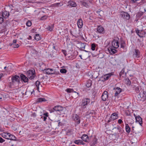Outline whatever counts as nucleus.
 Returning <instances> with one entry per match:
<instances>
[{
    "instance_id": "1",
    "label": "nucleus",
    "mask_w": 146,
    "mask_h": 146,
    "mask_svg": "<svg viewBox=\"0 0 146 146\" xmlns=\"http://www.w3.org/2000/svg\"><path fill=\"white\" fill-rule=\"evenodd\" d=\"M0 135L3 138L7 139L15 140L16 139V137L15 136L8 133L3 132L1 133Z\"/></svg>"
},
{
    "instance_id": "2",
    "label": "nucleus",
    "mask_w": 146,
    "mask_h": 146,
    "mask_svg": "<svg viewBox=\"0 0 146 146\" xmlns=\"http://www.w3.org/2000/svg\"><path fill=\"white\" fill-rule=\"evenodd\" d=\"M137 100L143 102L146 100V92H141L138 96Z\"/></svg>"
},
{
    "instance_id": "3",
    "label": "nucleus",
    "mask_w": 146,
    "mask_h": 146,
    "mask_svg": "<svg viewBox=\"0 0 146 146\" xmlns=\"http://www.w3.org/2000/svg\"><path fill=\"white\" fill-rule=\"evenodd\" d=\"M20 77L17 75H15L12 77V82L10 83V85L12 86L16 83L19 84L20 82Z\"/></svg>"
},
{
    "instance_id": "4",
    "label": "nucleus",
    "mask_w": 146,
    "mask_h": 146,
    "mask_svg": "<svg viewBox=\"0 0 146 146\" xmlns=\"http://www.w3.org/2000/svg\"><path fill=\"white\" fill-rule=\"evenodd\" d=\"M44 72L45 73L47 74H55L57 75L59 73V72H56L55 70L53 69H46L44 70Z\"/></svg>"
},
{
    "instance_id": "5",
    "label": "nucleus",
    "mask_w": 146,
    "mask_h": 146,
    "mask_svg": "<svg viewBox=\"0 0 146 146\" xmlns=\"http://www.w3.org/2000/svg\"><path fill=\"white\" fill-rule=\"evenodd\" d=\"M26 74L30 79L32 80L34 78L35 76V71L29 70L27 72Z\"/></svg>"
},
{
    "instance_id": "6",
    "label": "nucleus",
    "mask_w": 146,
    "mask_h": 146,
    "mask_svg": "<svg viewBox=\"0 0 146 146\" xmlns=\"http://www.w3.org/2000/svg\"><path fill=\"white\" fill-rule=\"evenodd\" d=\"M111 44L113 48H117L119 46V39L113 40L111 42Z\"/></svg>"
},
{
    "instance_id": "7",
    "label": "nucleus",
    "mask_w": 146,
    "mask_h": 146,
    "mask_svg": "<svg viewBox=\"0 0 146 146\" xmlns=\"http://www.w3.org/2000/svg\"><path fill=\"white\" fill-rule=\"evenodd\" d=\"M63 110V108L60 106H55L51 110V112H54V111L60 112Z\"/></svg>"
},
{
    "instance_id": "8",
    "label": "nucleus",
    "mask_w": 146,
    "mask_h": 146,
    "mask_svg": "<svg viewBox=\"0 0 146 146\" xmlns=\"http://www.w3.org/2000/svg\"><path fill=\"white\" fill-rule=\"evenodd\" d=\"M120 16L121 18L127 20L129 19L130 17L129 15L127 13L125 12H122Z\"/></svg>"
},
{
    "instance_id": "9",
    "label": "nucleus",
    "mask_w": 146,
    "mask_h": 146,
    "mask_svg": "<svg viewBox=\"0 0 146 146\" xmlns=\"http://www.w3.org/2000/svg\"><path fill=\"white\" fill-rule=\"evenodd\" d=\"M90 102V100L88 98H84L83 99L82 101L81 106H84L87 105V104Z\"/></svg>"
},
{
    "instance_id": "10",
    "label": "nucleus",
    "mask_w": 146,
    "mask_h": 146,
    "mask_svg": "<svg viewBox=\"0 0 146 146\" xmlns=\"http://www.w3.org/2000/svg\"><path fill=\"white\" fill-rule=\"evenodd\" d=\"M108 93L106 91H105L102 96V99L103 101H106L108 98Z\"/></svg>"
},
{
    "instance_id": "11",
    "label": "nucleus",
    "mask_w": 146,
    "mask_h": 146,
    "mask_svg": "<svg viewBox=\"0 0 146 146\" xmlns=\"http://www.w3.org/2000/svg\"><path fill=\"white\" fill-rule=\"evenodd\" d=\"M136 32L140 37H143L145 36L146 34L145 32L143 31L137 30L136 31Z\"/></svg>"
},
{
    "instance_id": "12",
    "label": "nucleus",
    "mask_w": 146,
    "mask_h": 146,
    "mask_svg": "<svg viewBox=\"0 0 146 146\" xmlns=\"http://www.w3.org/2000/svg\"><path fill=\"white\" fill-rule=\"evenodd\" d=\"M96 30L97 32L99 33L103 34L104 33V28L101 25L98 26Z\"/></svg>"
},
{
    "instance_id": "13",
    "label": "nucleus",
    "mask_w": 146,
    "mask_h": 146,
    "mask_svg": "<svg viewBox=\"0 0 146 146\" xmlns=\"http://www.w3.org/2000/svg\"><path fill=\"white\" fill-rule=\"evenodd\" d=\"M73 117L74 120L76 121L77 124H78L80 123V119L79 116L77 114L74 115Z\"/></svg>"
},
{
    "instance_id": "14",
    "label": "nucleus",
    "mask_w": 146,
    "mask_h": 146,
    "mask_svg": "<svg viewBox=\"0 0 146 146\" xmlns=\"http://www.w3.org/2000/svg\"><path fill=\"white\" fill-rule=\"evenodd\" d=\"M126 73L123 70H122L119 73V76L121 79L122 78H124L125 79L126 78Z\"/></svg>"
},
{
    "instance_id": "15",
    "label": "nucleus",
    "mask_w": 146,
    "mask_h": 146,
    "mask_svg": "<svg viewBox=\"0 0 146 146\" xmlns=\"http://www.w3.org/2000/svg\"><path fill=\"white\" fill-rule=\"evenodd\" d=\"M134 115L135 116V119L136 121L137 122H138L140 125H141L142 123V120L141 118L139 116H135V114H134Z\"/></svg>"
},
{
    "instance_id": "16",
    "label": "nucleus",
    "mask_w": 146,
    "mask_h": 146,
    "mask_svg": "<svg viewBox=\"0 0 146 146\" xmlns=\"http://www.w3.org/2000/svg\"><path fill=\"white\" fill-rule=\"evenodd\" d=\"M115 96H117L121 92V89L119 87H117L115 88Z\"/></svg>"
},
{
    "instance_id": "17",
    "label": "nucleus",
    "mask_w": 146,
    "mask_h": 146,
    "mask_svg": "<svg viewBox=\"0 0 146 146\" xmlns=\"http://www.w3.org/2000/svg\"><path fill=\"white\" fill-rule=\"evenodd\" d=\"M133 88L135 91L137 92L138 93L139 92V88L138 85L137 84L135 83L134 84L132 85Z\"/></svg>"
},
{
    "instance_id": "18",
    "label": "nucleus",
    "mask_w": 146,
    "mask_h": 146,
    "mask_svg": "<svg viewBox=\"0 0 146 146\" xmlns=\"http://www.w3.org/2000/svg\"><path fill=\"white\" fill-rule=\"evenodd\" d=\"M118 114L115 113H113L111 116V120H114L118 118Z\"/></svg>"
},
{
    "instance_id": "19",
    "label": "nucleus",
    "mask_w": 146,
    "mask_h": 146,
    "mask_svg": "<svg viewBox=\"0 0 146 146\" xmlns=\"http://www.w3.org/2000/svg\"><path fill=\"white\" fill-rule=\"evenodd\" d=\"M9 15V12L6 11H3L2 13V17L5 18H7L8 17Z\"/></svg>"
},
{
    "instance_id": "20",
    "label": "nucleus",
    "mask_w": 146,
    "mask_h": 146,
    "mask_svg": "<svg viewBox=\"0 0 146 146\" xmlns=\"http://www.w3.org/2000/svg\"><path fill=\"white\" fill-rule=\"evenodd\" d=\"M20 77L21 80H22L25 82H28V78L24 74H21L20 75Z\"/></svg>"
},
{
    "instance_id": "21",
    "label": "nucleus",
    "mask_w": 146,
    "mask_h": 146,
    "mask_svg": "<svg viewBox=\"0 0 146 146\" xmlns=\"http://www.w3.org/2000/svg\"><path fill=\"white\" fill-rule=\"evenodd\" d=\"M82 139L84 141L86 142H88L89 141V137L86 135H83L82 137Z\"/></svg>"
},
{
    "instance_id": "22",
    "label": "nucleus",
    "mask_w": 146,
    "mask_h": 146,
    "mask_svg": "<svg viewBox=\"0 0 146 146\" xmlns=\"http://www.w3.org/2000/svg\"><path fill=\"white\" fill-rule=\"evenodd\" d=\"M77 25L79 28H81L83 26L82 21L81 19L78 20L77 22Z\"/></svg>"
},
{
    "instance_id": "23",
    "label": "nucleus",
    "mask_w": 146,
    "mask_h": 146,
    "mask_svg": "<svg viewBox=\"0 0 146 146\" xmlns=\"http://www.w3.org/2000/svg\"><path fill=\"white\" fill-rule=\"evenodd\" d=\"M16 42L17 40H14L13 43L11 45L13 48H18L19 46V45L16 43Z\"/></svg>"
},
{
    "instance_id": "24",
    "label": "nucleus",
    "mask_w": 146,
    "mask_h": 146,
    "mask_svg": "<svg viewBox=\"0 0 146 146\" xmlns=\"http://www.w3.org/2000/svg\"><path fill=\"white\" fill-rule=\"evenodd\" d=\"M140 52L138 49H135V52L134 53L133 55L135 57H138L139 56Z\"/></svg>"
},
{
    "instance_id": "25",
    "label": "nucleus",
    "mask_w": 146,
    "mask_h": 146,
    "mask_svg": "<svg viewBox=\"0 0 146 146\" xmlns=\"http://www.w3.org/2000/svg\"><path fill=\"white\" fill-rule=\"evenodd\" d=\"M63 5V4L61 3H54L52 5L53 7H61Z\"/></svg>"
},
{
    "instance_id": "26",
    "label": "nucleus",
    "mask_w": 146,
    "mask_h": 146,
    "mask_svg": "<svg viewBox=\"0 0 146 146\" xmlns=\"http://www.w3.org/2000/svg\"><path fill=\"white\" fill-rule=\"evenodd\" d=\"M68 3L69 5H70L72 7H75L77 5L76 3L72 1H69Z\"/></svg>"
},
{
    "instance_id": "27",
    "label": "nucleus",
    "mask_w": 146,
    "mask_h": 146,
    "mask_svg": "<svg viewBox=\"0 0 146 146\" xmlns=\"http://www.w3.org/2000/svg\"><path fill=\"white\" fill-rule=\"evenodd\" d=\"M112 75L111 73L106 74L104 76V78L105 80H108L109 78Z\"/></svg>"
},
{
    "instance_id": "28",
    "label": "nucleus",
    "mask_w": 146,
    "mask_h": 146,
    "mask_svg": "<svg viewBox=\"0 0 146 146\" xmlns=\"http://www.w3.org/2000/svg\"><path fill=\"white\" fill-rule=\"evenodd\" d=\"M47 100L44 98H38L36 100V102L37 103H39L42 102H46Z\"/></svg>"
},
{
    "instance_id": "29",
    "label": "nucleus",
    "mask_w": 146,
    "mask_h": 146,
    "mask_svg": "<svg viewBox=\"0 0 146 146\" xmlns=\"http://www.w3.org/2000/svg\"><path fill=\"white\" fill-rule=\"evenodd\" d=\"M92 85V81L90 80H88L86 84V86L87 87L89 88Z\"/></svg>"
},
{
    "instance_id": "30",
    "label": "nucleus",
    "mask_w": 146,
    "mask_h": 146,
    "mask_svg": "<svg viewBox=\"0 0 146 146\" xmlns=\"http://www.w3.org/2000/svg\"><path fill=\"white\" fill-rule=\"evenodd\" d=\"M66 91L68 93L74 92L76 93L78 96L79 95H78L79 93H78L74 91V90L72 89H71V88L67 89L66 90Z\"/></svg>"
},
{
    "instance_id": "31",
    "label": "nucleus",
    "mask_w": 146,
    "mask_h": 146,
    "mask_svg": "<svg viewBox=\"0 0 146 146\" xmlns=\"http://www.w3.org/2000/svg\"><path fill=\"white\" fill-rule=\"evenodd\" d=\"M40 82L38 81H36L35 83V85L37 88V90L39 92H40L39 90V85H40Z\"/></svg>"
},
{
    "instance_id": "32",
    "label": "nucleus",
    "mask_w": 146,
    "mask_h": 146,
    "mask_svg": "<svg viewBox=\"0 0 146 146\" xmlns=\"http://www.w3.org/2000/svg\"><path fill=\"white\" fill-rule=\"evenodd\" d=\"M125 129L127 133H129L130 132V128L128 124H126V125Z\"/></svg>"
},
{
    "instance_id": "33",
    "label": "nucleus",
    "mask_w": 146,
    "mask_h": 146,
    "mask_svg": "<svg viewBox=\"0 0 146 146\" xmlns=\"http://www.w3.org/2000/svg\"><path fill=\"white\" fill-rule=\"evenodd\" d=\"M35 39L36 40H38L40 39V35L38 34H36L35 35Z\"/></svg>"
},
{
    "instance_id": "34",
    "label": "nucleus",
    "mask_w": 146,
    "mask_h": 146,
    "mask_svg": "<svg viewBox=\"0 0 146 146\" xmlns=\"http://www.w3.org/2000/svg\"><path fill=\"white\" fill-rule=\"evenodd\" d=\"M97 140H98L96 138H94L92 141V145H95L97 143Z\"/></svg>"
},
{
    "instance_id": "35",
    "label": "nucleus",
    "mask_w": 146,
    "mask_h": 146,
    "mask_svg": "<svg viewBox=\"0 0 146 146\" xmlns=\"http://www.w3.org/2000/svg\"><path fill=\"white\" fill-rule=\"evenodd\" d=\"M91 49L92 50H94L96 47V44L93 43L91 44Z\"/></svg>"
},
{
    "instance_id": "36",
    "label": "nucleus",
    "mask_w": 146,
    "mask_h": 146,
    "mask_svg": "<svg viewBox=\"0 0 146 146\" xmlns=\"http://www.w3.org/2000/svg\"><path fill=\"white\" fill-rule=\"evenodd\" d=\"M31 25V22L29 20L26 23V25L28 27H30Z\"/></svg>"
},
{
    "instance_id": "37",
    "label": "nucleus",
    "mask_w": 146,
    "mask_h": 146,
    "mask_svg": "<svg viewBox=\"0 0 146 146\" xmlns=\"http://www.w3.org/2000/svg\"><path fill=\"white\" fill-rule=\"evenodd\" d=\"M82 5L87 8L88 7H89V6L88 4L85 2H82Z\"/></svg>"
},
{
    "instance_id": "38",
    "label": "nucleus",
    "mask_w": 146,
    "mask_h": 146,
    "mask_svg": "<svg viewBox=\"0 0 146 146\" xmlns=\"http://www.w3.org/2000/svg\"><path fill=\"white\" fill-rule=\"evenodd\" d=\"M125 80L127 81L126 83L127 85H130L131 84V81L129 79L126 78Z\"/></svg>"
},
{
    "instance_id": "39",
    "label": "nucleus",
    "mask_w": 146,
    "mask_h": 146,
    "mask_svg": "<svg viewBox=\"0 0 146 146\" xmlns=\"http://www.w3.org/2000/svg\"><path fill=\"white\" fill-rule=\"evenodd\" d=\"M97 13L98 14L99 16H100V17H102V15L103 14V11H97Z\"/></svg>"
},
{
    "instance_id": "40",
    "label": "nucleus",
    "mask_w": 146,
    "mask_h": 146,
    "mask_svg": "<svg viewBox=\"0 0 146 146\" xmlns=\"http://www.w3.org/2000/svg\"><path fill=\"white\" fill-rule=\"evenodd\" d=\"M116 52V50L115 49H111V50L110 51V52L112 54H113L115 53Z\"/></svg>"
},
{
    "instance_id": "41",
    "label": "nucleus",
    "mask_w": 146,
    "mask_h": 146,
    "mask_svg": "<svg viewBox=\"0 0 146 146\" xmlns=\"http://www.w3.org/2000/svg\"><path fill=\"white\" fill-rule=\"evenodd\" d=\"M67 72V70L65 69H62L60 70V72L62 73H65Z\"/></svg>"
},
{
    "instance_id": "42",
    "label": "nucleus",
    "mask_w": 146,
    "mask_h": 146,
    "mask_svg": "<svg viewBox=\"0 0 146 146\" xmlns=\"http://www.w3.org/2000/svg\"><path fill=\"white\" fill-rule=\"evenodd\" d=\"M115 128L117 129L119 131V132H120L121 131V128L120 126H117L116 127H115Z\"/></svg>"
},
{
    "instance_id": "43",
    "label": "nucleus",
    "mask_w": 146,
    "mask_h": 146,
    "mask_svg": "<svg viewBox=\"0 0 146 146\" xmlns=\"http://www.w3.org/2000/svg\"><path fill=\"white\" fill-rule=\"evenodd\" d=\"M47 29L49 31H51L52 30V28L50 26H48L47 27Z\"/></svg>"
},
{
    "instance_id": "44",
    "label": "nucleus",
    "mask_w": 146,
    "mask_h": 146,
    "mask_svg": "<svg viewBox=\"0 0 146 146\" xmlns=\"http://www.w3.org/2000/svg\"><path fill=\"white\" fill-rule=\"evenodd\" d=\"M80 140H76L74 141V143H75L76 144L78 145L80 143Z\"/></svg>"
},
{
    "instance_id": "45",
    "label": "nucleus",
    "mask_w": 146,
    "mask_h": 146,
    "mask_svg": "<svg viewBox=\"0 0 146 146\" xmlns=\"http://www.w3.org/2000/svg\"><path fill=\"white\" fill-rule=\"evenodd\" d=\"M62 52L64 54L65 56H66V50H62Z\"/></svg>"
},
{
    "instance_id": "46",
    "label": "nucleus",
    "mask_w": 146,
    "mask_h": 146,
    "mask_svg": "<svg viewBox=\"0 0 146 146\" xmlns=\"http://www.w3.org/2000/svg\"><path fill=\"white\" fill-rule=\"evenodd\" d=\"M5 141V140L2 139L0 136V142L1 143H2L4 142Z\"/></svg>"
},
{
    "instance_id": "47",
    "label": "nucleus",
    "mask_w": 146,
    "mask_h": 146,
    "mask_svg": "<svg viewBox=\"0 0 146 146\" xmlns=\"http://www.w3.org/2000/svg\"><path fill=\"white\" fill-rule=\"evenodd\" d=\"M3 22V18L0 17V23L1 24Z\"/></svg>"
},
{
    "instance_id": "48",
    "label": "nucleus",
    "mask_w": 146,
    "mask_h": 146,
    "mask_svg": "<svg viewBox=\"0 0 146 146\" xmlns=\"http://www.w3.org/2000/svg\"><path fill=\"white\" fill-rule=\"evenodd\" d=\"M125 46V44L123 43L121 44V48H124Z\"/></svg>"
},
{
    "instance_id": "49",
    "label": "nucleus",
    "mask_w": 146,
    "mask_h": 146,
    "mask_svg": "<svg viewBox=\"0 0 146 146\" xmlns=\"http://www.w3.org/2000/svg\"><path fill=\"white\" fill-rule=\"evenodd\" d=\"M122 121L121 119H119L118 120V123L119 124H121L122 123Z\"/></svg>"
},
{
    "instance_id": "50",
    "label": "nucleus",
    "mask_w": 146,
    "mask_h": 146,
    "mask_svg": "<svg viewBox=\"0 0 146 146\" xmlns=\"http://www.w3.org/2000/svg\"><path fill=\"white\" fill-rule=\"evenodd\" d=\"M27 39L29 40H31L32 39V37L31 36H29V37L27 38Z\"/></svg>"
},
{
    "instance_id": "51",
    "label": "nucleus",
    "mask_w": 146,
    "mask_h": 146,
    "mask_svg": "<svg viewBox=\"0 0 146 146\" xmlns=\"http://www.w3.org/2000/svg\"><path fill=\"white\" fill-rule=\"evenodd\" d=\"M44 115H45L46 117L48 116V113H44Z\"/></svg>"
},
{
    "instance_id": "52",
    "label": "nucleus",
    "mask_w": 146,
    "mask_h": 146,
    "mask_svg": "<svg viewBox=\"0 0 146 146\" xmlns=\"http://www.w3.org/2000/svg\"><path fill=\"white\" fill-rule=\"evenodd\" d=\"M46 117H43V119H44V121H45L46 120Z\"/></svg>"
},
{
    "instance_id": "53",
    "label": "nucleus",
    "mask_w": 146,
    "mask_h": 146,
    "mask_svg": "<svg viewBox=\"0 0 146 146\" xmlns=\"http://www.w3.org/2000/svg\"><path fill=\"white\" fill-rule=\"evenodd\" d=\"M3 76V74H0V79L2 78Z\"/></svg>"
},
{
    "instance_id": "54",
    "label": "nucleus",
    "mask_w": 146,
    "mask_h": 146,
    "mask_svg": "<svg viewBox=\"0 0 146 146\" xmlns=\"http://www.w3.org/2000/svg\"><path fill=\"white\" fill-rule=\"evenodd\" d=\"M42 86L40 84V85H39V88H42Z\"/></svg>"
},
{
    "instance_id": "55",
    "label": "nucleus",
    "mask_w": 146,
    "mask_h": 146,
    "mask_svg": "<svg viewBox=\"0 0 146 146\" xmlns=\"http://www.w3.org/2000/svg\"><path fill=\"white\" fill-rule=\"evenodd\" d=\"M6 68V66L4 68L5 69Z\"/></svg>"
},
{
    "instance_id": "56",
    "label": "nucleus",
    "mask_w": 146,
    "mask_h": 146,
    "mask_svg": "<svg viewBox=\"0 0 146 146\" xmlns=\"http://www.w3.org/2000/svg\"><path fill=\"white\" fill-rule=\"evenodd\" d=\"M72 146H75V145H72Z\"/></svg>"
},
{
    "instance_id": "57",
    "label": "nucleus",
    "mask_w": 146,
    "mask_h": 146,
    "mask_svg": "<svg viewBox=\"0 0 146 146\" xmlns=\"http://www.w3.org/2000/svg\"><path fill=\"white\" fill-rule=\"evenodd\" d=\"M1 98H2L1 97H0V99H1Z\"/></svg>"
}]
</instances>
